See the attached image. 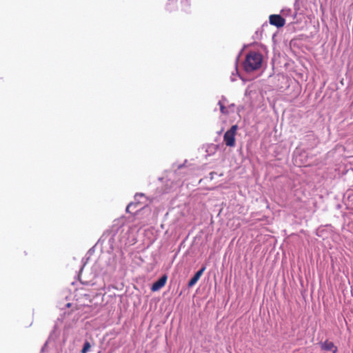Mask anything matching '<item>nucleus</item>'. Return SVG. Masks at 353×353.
Wrapping results in <instances>:
<instances>
[{
	"mask_svg": "<svg viewBox=\"0 0 353 353\" xmlns=\"http://www.w3.org/2000/svg\"><path fill=\"white\" fill-rule=\"evenodd\" d=\"M205 270V267H203L200 270H199L197 272H196V274L194 275V276L189 281L188 287L191 288V287L194 286L197 283V281H199V279L203 274Z\"/></svg>",
	"mask_w": 353,
	"mask_h": 353,
	"instance_id": "39448f33",
	"label": "nucleus"
},
{
	"mask_svg": "<svg viewBox=\"0 0 353 353\" xmlns=\"http://www.w3.org/2000/svg\"><path fill=\"white\" fill-rule=\"evenodd\" d=\"M67 306H68V307H70V303H68V304H67Z\"/></svg>",
	"mask_w": 353,
	"mask_h": 353,
	"instance_id": "9b49d317",
	"label": "nucleus"
},
{
	"mask_svg": "<svg viewBox=\"0 0 353 353\" xmlns=\"http://www.w3.org/2000/svg\"><path fill=\"white\" fill-rule=\"evenodd\" d=\"M167 279H168V277L166 275L162 276L158 281H157L156 282H154L152 284V285L151 287V290L152 292H157V291L159 290L161 288H162L165 285Z\"/></svg>",
	"mask_w": 353,
	"mask_h": 353,
	"instance_id": "20e7f679",
	"label": "nucleus"
},
{
	"mask_svg": "<svg viewBox=\"0 0 353 353\" xmlns=\"http://www.w3.org/2000/svg\"><path fill=\"white\" fill-rule=\"evenodd\" d=\"M321 348L325 350H333L332 353H336V352H337V347L334 346V345L332 342L326 341L324 343H321Z\"/></svg>",
	"mask_w": 353,
	"mask_h": 353,
	"instance_id": "423d86ee",
	"label": "nucleus"
},
{
	"mask_svg": "<svg viewBox=\"0 0 353 353\" xmlns=\"http://www.w3.org/2000/svg\"><path fill=\"white\" fill-rule=\"evenodd\" d=\"M219 105L220 106V110L221 112L223 113V114H226L227 113V111H226V108L224 105V104L223 103V102L221 101H219V103H218Z\"/></svg>",
	"mask_w": 353,
	"mask_h": 353,
	"instance_id": "6e6552de",
	"label": "nucleus"
},
{
	"mask_svg": "<svg viewBox=\"0 0 353 353\" xmlns=\"http://www.w3.org/2000/svg\"><path fill=\"white\" fill-rule=\"evenodd\" d=\"M136 204L133 203H130L128 205L127 208H126V212H130V208H132L134 205H135Z\"/></svg>",
	"mask_w": 353,
	"mask_h": 353,
	"instance_id": "1a4fd4ad",
	"label": "nucleus"
},
{
	"mask_svg": "<svg viewBox=\"0 0 353 353\" xmlns=\"http://www.w3.org/2000/svg\"><path fill=\"white\" fill-rule=\"evenodd\" d=\"M91 345L88 341H85L83 347L81 350V353H87L90 350Z\"/></svg>",
	"mask_w": 353,
	"mask_h": 353,
	"instance_id": "0eeeda50",
	"label": "nucleus"
},
{
	"mask_svg": "<svg viewBox=\"0 0 353 353\" xmlns=\"http://www.w3.org/2000/svg\"><path fill=\"white\" fill-rule=\"evenodd\" d=\"M262 55L256 52H250L246 56L244 62V69L247 72H252L259 69L262 63Z\"/></svg>",
	"mask_w": 353,
	"mask_h": 353,
	"instance_id": "f257e3e1",
	"label": "nucleus"
},
{
	"mask_svg": "<svg viewBox=\"0 0 353 353\" xmlns=\"http://www.w3.org/2000/svg\"><path fill=\"white\" fill-rule=\"evenodd\" d=\"M137 196H143V194H137L135 195V198H137Z\"/></svg>",
	"mask_w": 353,
	"mask_h": 353,
	"instance_id": "9d476101",
	"label": "nucleus"
},
{
	"mask_svg": "<svg viewBox=\"0 0 353 353\" xmlns=\"http://www.w3.org/2000/svg\"><path fill=\"white\" fill-rule=\"evenodd\" d=\"M270 23L277 28L284 26L285 20L279 14H272L270 16Z\"/></svg>",
	"mask_w": 353,
	"mask_h": 353,
	"instance_id": "7ed1b4c3",
	"label": "nucleus"
},
{
	"mask_svg": "<svg viewBox=\"0 0 353 353\" xmlns=\"http://www.w3.org/2000/svg\"><path fill=\"white\" fill-rule=\"evenodd\" d=\"M238 127L236 125H232L223 136V141L227 146L234 147L235 145V135Z\"/></svg>",
	"mask_w": 353,
	"mask_h": 353,
	"instance_id": "f03ea898",
	"label": "nucleus"
}]
</instances>
